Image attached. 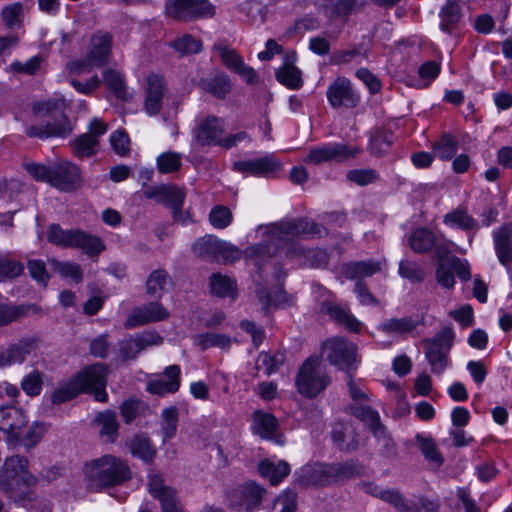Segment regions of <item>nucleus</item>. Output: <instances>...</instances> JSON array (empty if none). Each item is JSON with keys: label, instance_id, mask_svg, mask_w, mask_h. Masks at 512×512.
I'll return each mask as SVG.
<instances>
[{"label": "nucleus", "instance_id": "41", "mask_svg": "<svg viewBox=\"0 0 512 512\" xmlns=\"http://www.w3.org/2000/svg\"><path fill=\"white\" fill-rule=\"evenodd\" d=\"M48 263L54 272L58 273L61 277L70 278L76 284L83 281V271L78 263L60 261L56 258H50Z\"/></svg>", "mask_w": 512, "mask_h": 512}, {"label": "nucleus", "instance_id": "40", "mask_svg": "<svg viewBox=\"0 0 512 512\" xmlns=\"http://www.w3.org/2000/svg\"><path fill=\"white\" fill-rule=\"evenodd\" d=\"M444 223L465 231L477 230L478 222L468 214L466 208L458 207L444 216Z\"/></svg>", "mask_w": 512, "mask_h": 512}, {"label": "nucleus", "instance_id": "19", "mask_svg": "<svg viewBox=\"0 0 512 512\" xmlns=\"http://www.w3.org/2000/svg\"><path fill=\"white\" fill-rule=\"evenodd\" d=\"M169 312L158 302H150L147 305L136 308L125 321L126 328H133L150 322L161 321L168 318Z\"/></svg>", "mask_w": 512, "mask_h": 512}, {"label": "nucleus", "instance_id": "13", "mask_svg": "<svg viewBox=\"0 0 512 512\" xmlns=\"http://www.w3.org/2000/svg\"><path fill=\"white\" fill-rule=\"evenodd\" d=\"M327 99L333 108H354L360 102V96L346 77H337L327 89Z\"/></svg>", "mask_w": 512, "mask_h": 512}, {"label": "nucleus", "instance_id": "51", "mask_svg": "<svg viewBox=\"0 0 512 512\" xmlns=\"http://www.w3.org/2000/svg\"><path fill=\"white\" fill-rule=\"evenodd\" d=\"M219 243L220 239L213 236H206L194 243L192 249L195 255L209 261H216Z\"/></svg>", "mask_w": 512, "mask_h": 512}, {"label": "nucleus", "instance_id": "64", "mask_svg": "<svg viewBox=\"0 0 512 512\" xmlns=\"http://www.w3.org/2000/svg\"><path fill=\"white\" fill-rule=\"evenodd\" d=\"M347 179L360 186H366L379 181V173L374 169H354L347 173Z\"/></svg>", "mask_w": 512, "mask_h": 512}, {"label": "nucleus", "instance_id": "25", "mask_svg": "<svg viewBox=\"0 0 512 512\" xmlns=\"http://www.w3.org/2000/svg\"><path fill=\"white\" fill-rule=\"evenodd\" d=\"M164 91L163 78L157 74H149L145 98V110L149 115H156L161 110Z\"/></svg>", "mask_w": 512, "mask_h": 512}, {"label": "nucleus", "instance_id": "49", "mask_svg": "<svg viewBox=\"0 0 512 512\" xmlns=\"http://www.w3.org/2000/svg\"><path fill=\"white\" fill-rule=\"evenodd\" d=\"M415 438L424 458L437 468L442 466L444 458L438 450L435 441L430 437L423 436L422 434H417Z\"/></svg>", "mask_w": 512, "mask_h": 512}, {"label": "nucleus", "instance_id": "15", "mask_svg": "<svg viewBox=\"0 0 512 512\" xmlns=\"http://www.w3.org/2000/svg\"><path fill=\"white\" fill-rule=\"evenodd\" d=\"M163 338L155 331H144L119 342V353L123 360H130L146 348L162 344Z\"/></svg>", "mask_w": 512, "mask_h": 512}, {"label": "nucleus", "instance_id": "56", "mask_svg": "<svg viewBox=\"0 0 512 512\" xmlns=\"http://www.w3.org/2000/svg\"><path fill=\"white\" fill-rule=\"evenodd\" d=\"M182 56L189 54H196L202 50V42L199 39L192 37L189 34H184L170 44Z\"/></svg>", "mask_w": 512, "mask_h": 512}, {"label": "nucleus", "instance_id": "23", "mask_svg": "<svg viewBox=\"0 0 512 512\" xmlns=\"http://www.w3.org/2000/svg\"><path fill=\"white\" fill-rule=\"evenodd\" d=\"M180 373L181 370L178 365L166 367L163 377L152 380L147 384V391L160 396L177 392L180 387Z\"/></svg>", "mask_w": 512, "mask_h": 512}, {"label": "nucleus", "instance_id": "57", "mask_svg": "<svg viewBox=\"0 0 512 512\" xmlns=\"http://www.w3.org/2000/svg\"><path fill=\"white\" fill-rule=\"evenodd\" d=\"M162 425L161 431L163 434V441L172 439L177 431L178 423V410L176 407L171 406L162 411Z\"/></svg>", "mask_w": 512, "mask_h": 512}, {"label": "nucleus", "instance_id": "55", "mask_svg": "<svg viewBox=\"0 0 512 512\" xmlns=\"http://www.w3.org/2000/svg\"><path fill=\"white\" fill-rule=\"evenodd\" d=\"M182 156L180 153L168 151L157 157V168L160 173L168 174L180 170L182 166Z\"/></svg>", "mask_w": 512, "mask_h": 512}, {"label": "nucleus", "instance_id": "2", "mask_svg": "<svg viewBox=\"0 0 512 512\" xmlns=\"http://www.w3.org/2000/svg\"><path fill=\"white\" fill-rule=\"evenodd\" d=\"M35 119H47L45 124L29 125L25 133L30 138L47 139L51 137L65 138L73 131V126L64 113V102L56 99L37 101L32 105Z\"/></svg>", "mask_w": 512, "mask_h": 512}, {"label": "nucleus", "instance_id": "4", "mask_svg": "<svg viewBox=\"0 0 512 512\" xmlns=\"http://www.w3.org/2000/svg\"><path fill=\"white\" fill-rule=\"evenodd\" d=\"M84 474L91 488L96 490L121 486L132 478L128 461L106 454L85 464Z\"/></svg>", "mask_w": 512, "mask_h": 512}, {"label": "nucleus", "instance_id": "44", "mask_svg": "<svg viewBox=\"0 0 512 512\" xmlns=\"http://www.w3.org/2000/svg\"><path fill=\"white\" fill-rule=\"evenodd\" d=\"M24 264L11 257L9 253H0V282L14 280L24 273Z\"/></svg>", "mask_w": 512, "mask_h": 512}, {"label": "nucleus", "instance_id": "24", "mask_svg": "<svg viewBox=\"0 0 512 512\" xmlns=\"http://www.w3.org/2000/svg\"><path fill=\"white\" fill-rule=\"evenodd\" d=\"M223 133V121L216 116H207L198 124L196 140L200 145H219Z\"/></svg>", "mask_w": 512, "mask_h": 512}, {"label": "nucleus", "instance_id": "28", "mask_svg": "<svg viewBox=\"0 0 512 512\" xmlns=\"http://www.w3.org/2000/svg\"><path fill=\"white\" fill-rule=\"evenodd\" d=\"M111 44L112 35L109 33H98L92 37L88 56L96 67L102 66L108 60Z\"/></svg>", "mask_w": 512, "mask_h": 512}, {"label": "nucleus", "instance_id": "63", "mask_svg": "<svg viewBox=\"0 0 512 512\" xmlns=\"http://www.w3.org/2000/svg\"><path fill=\"white\" fill-rule=\"evenodd\" d=\"M42 373L34 370L26 375L21 381L22 390L31 397L38 396L42 391Z\"/></svg>", "mask_w": 512, "mask_h": 512}, {"label": "nucleus", "instance_id": "37", "mask_svg": "<svg viewBox=\"0 0 512 512\" xmlns=\"http://www.w3.org/2000/svg\"><path fill=\"white\" fill-rule=\"evenodd\" d=\"M363 466L356 460L330 464L333 484L355 478L363 473Z\"/></svg>", "mask_w": 512, "mask_h": 512}, {"label": "nucleus", "instance_id": "34", "mask_svg": "<svg viewBox=\"0 0 512 512\" xmlns=\"http://www.w3.org/2000/svg\"><path fill=\"white\" fill-rule=\"evenodd\" d=\"M345 412L355 416L360 421L364 422L368 426V428L371 432L375 431L376 428L383 425L381 423L380 415H379L378 411H376L375 409H373L370 405H368L366 403L349 404L345 408Z\"/></svg>", "mask_w": 512, "mask_h": 512}, {"label": "nucleus", "instance_id": "26", "mask_svg": "<svg viewBox=\"0 0 512 512\" xmlns=\"http://www.w3.org/2000/svg\"><path fill=\"white\" fill-rule=\"evenodd\" d=\"M493 241L499 262L508 267L512 263V225L505 224L495 230Z\"/></svg>", "mask_w": 512, "mask_h": 512}, {"label": "nucleus", "instance_id": "46", "mask_svg": "<svg viewBox=\"0 0 512 512\" xmlns=\"http://www.w3.org/2000/svg\"><path fill=\"white\" fill-rule=\"evenodd\" d=\"M417 327V322L411 317L390 318L379 325V329L391 335H404L412 332Z\"/></svg>", "mask_w": 512, "mask_h": 512}, {"label": "nucleus", "instance_id": "7", "mask_svg": "<svg viewBox=\"0 0 512 512\" xmlns=\"http://www.w3.org/2000/svg\"><path fill=\"white\" fill-rule=\"evenodd\" d=\"M27 467V458L15 455L5 460L2 470L0 471V489L15 502L23 506L31 504L37 499L36 494L31 490L23 492L16 490V486H18L20 482V473Z\"/></svg>", "mask_w": 512, "mask_h": 512}, {"label": "nucleus", "instance_id": "45", "mask_svg": "<svg viewBox=\"0 0 512 512\" xmlns=\"http://www.w3.org/2000/svg\"><path fill=\"white\" fill-rule=\"evenodd\" d=\"M95 420L101 426L100 435L106 437L108 442H115L119 430L116 413L112 410H106L99 413Z\"/></svg>", "mask_w": 512, "mask_h": 512}, {"label": "nucleus", "instance_id": "61", "mask_svg": "<svg viewBox=\"0 0 512 512\" xmlns=\"http://www.w3.org/2000/svg\"><path fill=\"white\" fill-rule=\"evenodd\" d=\"M399 274L401 277L410 282L419 283L425 278V272L416 262L410 260H402L399 263Z\"/></svg>", "mask_w": 512, "mask_h": 512}, {"label": "nucleus", "instance_id": "54", "mask_svg": "<svg viewBox=\"0 0 512 512\" xmlns=\"http://www.w3.org/2000/svg\"><path fill=\"white\" fill-rule=\"evenodd\" d=\"M372 434L376 438L380 446V452L384 457L395 458L397 456V445L384 425L376 428Z\"/></svg>", "mask_w": 512, "mask_h": 512}, {"label": "nucleus", "instance_id": "39", "mask_svg": "<svg viewBox=\"0 0 512 512\" xmlns=\"http://www.w3.org/2000/svg\"><path fill=\"white\" fill-rule=\"evenodd\" d=\"M371 493L391 504L400 512H420V508L414 505L412 502L407 501L398 490H378L375 488L373 491H371Z\"/></svg>", "mask_w": 512, "mask_h": 512}, {"label": "nucleus", "instance_id": "22", "mask_svg": "<svg viewBox=\"0 0 512 512\" xmlns=\"http://www.w3.org/2000/svg\"><path fill=\"white\" fill-rule=\"evenodd\" d=\"M27 420L24 412L14 406L0 408V430L14 439H19Z\"/></svg>", "mask_w": 512, "mask_h": 512}, {"label": "nucleus", "instance_id": "18", "mask_svg": "<svg viewBox=\"0 0 512 512\" xmlns=\"http://www.w3.org/2000/svg\"><path fill=\"white\" fill-rule=\"evenodd\" d=\"M297 482L301 487H325L332 485L330 464L315 463L304 466L299 472Z\"/></svg>", "mask_w": 512, "mask_h": 512}, {"label": "nucleus", "instance_id": "47", "mask_svg": "<svg viewBox=\"0 0 512 512\" xmlns=\"http://www.w3.org/2000/svg\"><path fill=\"white\" fill-rule=\"evenodd\" d=\"M128 448L133 456L139 457L145 462L152 461L155 455L149 438L143 434L134 435L128 442Z\"/></svg>", "mask_w": 512, "mask_h": 512}, {"label": "nucleus", "instance_id": "14", "mask_svg": "<svg viewBox=\"0 0 512 512\" xmlns=\"http://www.w3.org/2000/svg\"><path fill=\"white\" fill-rule=\"evenodd\" d=\"M233 166L238 172L264 178L275 177L282 167L281 162L273 155L237 161Z\"/></svg>", "mask_w": 512, "mask_h": 512}, {"label": "nucleus", "instance_id": "35", "mask_svg": "<svg viewBox=\"0 0 512 512\" xmlns=\"http://www.w3.org/2000/svg\"><path fill=\"white\" fill-rule=\"evenodd\" d=\"M103 80L106 87L114 94V96L122 101H130L132 95L128 92L124 75L114 69H106L103 72Z\"/></svg>", "mask_w": 512, "mask_h": 512}, {"label": "nucleus", "instance_id": "42", "mask_svg": "<svg viewBox=\"0 0 512 512\" xmlns=\"http://www.w3.org/2000/svg\"><path fill=\"white\" fill-rule=\"evenodd\" d=\"M71 148L77 158L83 159L95 155L98 152L99 140L93 135L83 133L71 142Z\"/></svg>", "mask_w": 512, "mask_h": 512}, {"label": "nucleus", "instance_id": "43", "mask_svg": "<svg viewBox=\"0 0 512 512\" xmlns=\"http://www.w3.org/2000/svg\"><path fill=\"white\" fill-rule=\"evenodd\" d=\"M435 234L428 228H418L409 237L410 248L416 253H425L433 248Z\"/></svg>", "mask_w": 512, "mask_h": 512}, {"label": "nucleus", "instance_id": "60", "mask_svg": "<svg viewBox=\"0 0 512 512\" xmlns=\"http://www.w3.org/2000/svg\"><path fill=\"white\" fill-rule=\"evenodd\" d=\"M22 17L23 9L19 3L8 5L2 10L3 23L10 30H15L22 26Z\"/></svg>", "mask_w": 512, "mask_h": 512}, {"label": "nucleus", "instance_id": "10", "mask_svg": "<svg viewBox=\"0 0 512 512\" xmlns=\"http://www.w3.org/2000/svg\"><path fill=\"white\" fill-rule=\"evenodd\" d=\"M169 16L180 21L211 18L215 7L208 0H168L165 5Z\"/></svg>", "mask_w": 512, "mask_h": 512}, {"label": "nucleus", "instance_id": "8", "mask_svg": "<svg viewBox=\"0 0 512 512\" xmlns=\"http://www.w3.org/2000/svg\"><path fill=\"white\" fill-rule=\"evenodd\" d=\"M295 382L301 395L314 398L327 388L331 379L321 360L311 356L301 365Z\"/></svg>", "mask_w": 512, "mask_h": 512}, {"label": "nucleus", "instance_id": "31", "mask_svg": "<svg viewBox=\"0 0 512 512\" xmlns=\"http://www.w3.org/2000/svg\"><path fill=\"white\" fill-rule=\"evenodd\" d=\"M321 312L328 314L339 324L344 325L352 332H359L361 323L348 311L331 301H325L321 304Z\"/></svg>", "mask_w": 512, "mask_h": 512}, {"label": "nucleus", "instance_id": "9", "mask_svg": "<svg viewBox=\"0 0 512 512\" xmlns=\"http://www.w3.org/2000/svg\"><path fill=\"white\" fill-rule=\"evenodd\" d=\"M326 359L341 370L349 372L357 367V346L343 338L334 337L322 345Z\"/></svg>", "mask_w": 512, "mask_h": 512}, {"label": "nucleus", "instance_id": "21", "mask_svg": "<svg viewBox=\"0 0 512 512\" xmlns=\"http://www.w3.org/2000/svg\"><path fill=\"white\" fill-rule=\"evenodd\" d=\"M38 347L36 337H26L9 346L6 350L0 352V367L22 363L27 355Z\"/></svg>", "mask_w": 512, "mask_h": 512}, {"label": "nucleus", "instance_id": "32", "mask_svg": "<svg viewBox=\"0 0 512 512\" xmlns=\"http://www.w3.org/2000/svg\"><path fill=\"white\" fill-rule=\"evenodd\" d=\"M381 270V262L375 260L354 261L343 265L342 272L348 279L370 277Z\"/></svg>", "mask_w": 512, "mask_h": 512}, {"label": "nucleus", "instance_id": "27", "mask_svg": "<svg viewBox=\"0 0 512 512\" xmlns=\"http://www.w3.org/2000/svg\"><path fill=\"white\" fill-rule=\"evenodd\" d=\"M463 17L461 0H446L439 11L440 29L448 34H452L458 28Z\"/></svg>", "mask_w": 512, "mask_h": 512}, {"label": "nucleus", "instance_id": "62", "mask_svg": "<svg viewBox=\"0 0 512 512\" xmlns=\"http://www.w3.org/2000/svg\"><path fill=\"white\" fill-rule=\"evenodd\" d=\"M233 219L231 210L222 205L215 206L209 213V220L211 225L217 229H224L228 227Z\"/></svg>", "mask_w": 512, "mask_h": 512}, {"label": "nucleus", "instance_id": "52", "mask_svg": "<svg viewBox=\"0 0 512 512\" xmlns=\"http://www.w3.org/2000/svg\"><path fill=\"white\" fill-rule=\"evenodd\" d=\"M265 489L255 482H248L241 488V497L247 511H251L258 507L261 502Z\"/></svg>", "mask_w": 512, "mask_h": 512}, {"label": "nucleus", "instance_id": "5", "mask_svg": "<svg viewBox=\"0 0 512 512\" xmlns=\"http://www.w3.org/2000/svg\"><path fill=\"white\" fill-rule=\"evenodd\" d=\"M48 241L61 248L80 249L87 256L98 257L106 249L102 239L81 229H63L53 223L48 227Z\"/></svg>", "mask_w": 512, "mask_h": 512}, {"label": "nucleus", "instance_id": "12", "mask_svg": "<svg viewBox=\"0 0 512 512\" xmlns=\"http://www.w3.org/2000/svg\"><path fill=\"white\" fill-rule=\"evenodd\" d=\"M148 490L151 496L160 502L162 512H186L176 490L165 483L160 473H149Z\"/></svg>", "mask_w": 512, "mask_h": 512}, {"label": "nucleus", "instance_id": "30", "mask_svg": "<svg viewBox=\"0 0 512 512\" xmlns=\"http://www.w3.org/2000/svg\"><path fill=\"white\" fill-rule=\"evenodd\" d=\"M295 58V52H292L290 56H286V63L275 72L276 79L289 89H299L303 85L301 71L290 62V59L294 61Z\"/></svg>", "mask_w": 512, "mask_h": 512}, {"label": "nucleus", "instance_id": "50", "mask_svg": "<svg viewBox=\"0 0 512 512\" xmlns=\"http://www.w3.org/2000/svg\"><path fill=\"white\" fill-rule=\"evenodd\" d=\"M254 425L262 438H271L278 429V420L270 413L254 412Z\"/></svg>", "mask_w": 512, "mask_h": 512}, {"label": "nucleus", "instance_id": "1", "mask_svg": "<svg viewBox=\"0 0 512 512\" xmlns=\"http://www.w3.org/2000/svg\"><path fill=\"white\" fill-rule=\"evenodd\" d=\"M266 239L259 244L251 245L244 251L248 260H255L254 265L260 267V261L271 258L278 251H283L287 257L300 258L315 268L325 267L329 261L326 250L316 248L304 250L295 240L299 237L327 235V229L308 218L288 219L269 225H260L257 229Z\"/></svg>", "mask_w": 512, "mask_h": 512}, {"label": "nucleus", "instance_id": "17", "mask_svg": "<svg viewBox=\"0 0 512 512\" xmlns=\"http://www.w3.org/2000/svg\"><path fill=\"white\" fill-rule=\"evenodd\" d=\"M213 50L218 53L221 62L230 70L240 75L247 83H253L256 78L255 70L246 65L240 54L227 45L218 42L213 46Z\"/></svg>", "mask_w": 512, "mask_h": 512}, {"label": "nucleus", "instance_id": "11", "mask_svg": "<svg viewBox=\"0 0 512 512\" xmlns=\"http://www.w3.org/2000/svg\"><path fill=\"white\" fill-rule=\"evenodd\" d=\"M359 149L356 146H350L343 143H329L320 147H314L309 150L303 158L306 164L319 165L324 162H343L354 158Z\"/></svg>", "mask_w": 512, "mask_h": 512}, {"label": "nucleus", "instance_id": "29", "mask_svg": "<svg viewBox=\"0 0 512 512\" xmlns=\"http://www.w3.org/2000/svg\"><path fill=\"white\" fill-rule=\"evenodd\" d=\"M42 311L36 304H6L0 303V327L6 326L13 321H17L29 314H38Z\"/></svg>", "mask_w": 512, "mask_h": 512}, {"label": "nucleus", "instance_id": "36", "mask_svg": "<svg viewBox=\"0 0 512 512\" xmlns=\"http://www.w3.org/2000/svg\"><path fill=\"white\" fill-rule=\"evenodd\" d=\"M199 87L219 99H224L231 91V82L228 75L219 73L211 78L201 79Z\"/></svg>", "mask_w": 512, "mask_h": 512}, {"label": "nucleus", "instance_id": "3", "mask_svg": "<svg viewBox=\"0 0 512 512\" xmlns=\"http://www.w3.org/2000/svg\"><path fill=\"white\" fill-rule=\"evenodd\" d=\"M107 369L104 364L91 365L78 373L70 382L55 389L51 394L53 404H62L81 392H92L97 401H107L105 390Z\"/></svg>", "mask_w": 512, "mask_h": 512}, {"label": "nucleus", "instance_id": "53", "mask_svg": "<svg viewBox=\"0 0 512 512\" xmlns=\"http://www.w3.org/2000/svg\"><path fill=\"white\" fill-rule=\"evenodd\" d=\"M284 362L285 355L281 352H276L275 354L261 352L256 361V368L258 370L264 368L265 374L270 376L277 372Z\"/></svg>", "mask_w": 512, "mask_h": 512}, {"label": "nucleus", "instance_id": "48", "mask_svg": "<svg viewBox=\"0 0 512 512\" xmlns=\"http://www.w3.org/2000/svg\"><path fill=\"white\" fill-rule=\"evenodd\" d=\"M170 282L168 273L157 269L150 273L146 281V293L149 297L159 299Z\"/></svg>", "mask_w": 512, "mask_h": 512}, {"label": "nucleus", "instance_id": "6", "mask_svg": "<svg viewBox=\"0 0 512 512\" xmlns=\"http://www.w3.org/2000/svg\"><path fill=\"white\" fill-rule=\"evenodd\" d=\"M455 334L450 326H444L432 338L422 341L425 358L434 375H441L450 365L449 353L452 349Z\"/></svg>", "mask_w": 512, "mask_h": 512}, {"label": "nucleus", "instance_id": "20", "mask_svg": "<svg viewBox=\"0 0 512 512\" xmlns=\"http://www.w3.org/2000/svg\"><path fill=\"white\" fill-rule=\"evenodd\" d=\"M365 4L366 0H320L323 13L331 20L346 21L351 14L359 12Z\"/></svg>", "mask_w": 512, "mask_h": 512}, {"label": "nucleus", "instance_id": "16", "mask_svg": "<svg viewBox=\"0 0 512 512\" xmlns=\"http://www.w3.org/2000/svg\"><path fill=\"white\" fill-rule=\"evenodd\" d=\"M80 184L81 171L76 164L63 161L53 166L50 185L61 191L70 192L76 190Z\"/></svg>", "mask_w": 512, "mask_h": 512}, {"label": "nucleus", "instance_id": "58", "mask_svg": "<svg viewBox=\"0 0 512 512\" xmlns=\"http://www.w3.org/2000/svg\"><path fill=\"white\" fill-rule=\"evenodd\" d=\"M434 153L442 160L451 159L458 150L457 140L450 134H444L434 146Z\"/></svg>", "mask_w": 512, "mask_h": 512}, {"label": "nucleus", "instance_id": "38", "mask_svg": "<svg viewBox=\"0 0 512 512\" xmlns=\"http://www.w3.org/2000/svg\"><path fill=\"white\" fill-rule=\"evenodd\" d=\"M211 293L218 297L235 299L237 296V284L235 279L221 273H213L209 279Z\"/></svg>", "mask_w": 512, "mask_h": 512}, {"label": "nucleus", "instance_id": "33", "mask_svg": "<svg viewBox=\"0 0 512 512\" xmlns=\"http://www.w3.org/2000/svg\"><path fill=\"white\" fill-rule=\"evenodd\" d=\"M260 475L267 478L272 485H278L290 473V465L286 461L277 463L265 459L258 465Z\"/></svg>", "mask_w": 512, "mask_h": 512}, {"label": "nucleus", "instance_id": "59", "mask_svg": "<svg viewBox=\"0 0 512 512\" xmlns=\"http://www.w3.org/2000/svg\"><path fill=\"white\" fill-rule=\"evenodd\" d=\"M196 341L203 350L211 347L225 349L231 344V338L220 333H203L197 336Z\"/></svg>", "mask_w": 512, "mask_h": 512}]
</instances>
